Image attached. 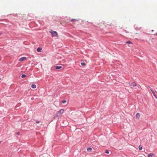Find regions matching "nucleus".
<instances>
[{"label": "nucleus", "mask_w": 157, "mask_h": 157, "mask_svg": "<svg viewBox=\"0 0 157 157\" xmlns=\"http://www.w3.org/2000/svg\"><path fill=\"white\" fill-rule=\"evenodd\" d=\"M36 123H39V121H36Z\"/></svg>", "instance_id": "6ab92c4d"}, {"label": "nucleus", "mask_w": 157, "mask_h": 157, "mask_svg": "<svg viewBox=\"0 0 157 157\" xmlns=\"http://www.w3.org/2000/svg\"><path fill=\"white\" fill-rule=\"evenodd\" d=\"M31 87L33 89H35L36 88V86L35 85L33 84L31 86Z\"/></svg>", "instance_id": "9b49d317"}, {"label": "nucleus", "mask_w": 157, "mask_h": 157, "mask_svg": "<svg viewBox=\"0 0 157 157\" xmlns=\"http://www.w3.org/2000/svg\"><path fill=\"white\" fill-rule=\"evenodd\" d=\"M92 148H90V147H89V148H88L87 149V151H88L90 152H92Z\"/></svg>", "instance_id": "1a4fd4ad"}, {"label": "nucleus", "mask_w": 157, "mask_h": 157, "mask_svg": "<svg viewBox=\"0 0 157 157\" xmlns=\"http://www.w3.org/2000/svg\"><path fill=\"white\" fill-rule=\"evenodd\" d=\"M41 50H42V48H38L37 49V51L38 52H40L41 51Z\"/></svg>", "instance_id": "9d476101"}, {"label": "nucleus", "mask_w": 157, "mask_h": 157, "mask_svg": "<svg viewBox=\"0 0 157 157\" xmlns=\"http://www.w3.org/2000/svg\"><path fill=\"white\" fill-rule=\"evenodd\" d=\"M151 90L152 92V94L157 99V96L155 94V93L152 90V89H151Z\"/></svg>", "instance_id": "423d86ee"}, {"label": "nucleus", "mask_w": 157, "mask_h": 157, "mask_svg": "<svg viewBox=\"0 0 157 157\" xmlns=\"http://www.w3.org/2000/svg\"><path fill=\"white\" fill-rule=\"evenodd\" d=\"M71 21L72 22L73 21H77V20L75 19H72L71 20Z\"/></svg>", "instance_id": "ddd939ff"}, {"label": "nucleus", "mask_w": 157, "mask_h": 157, "mask_svg": "<svg viewBox=\"0 0 157 157\" xmlns=\"http://www.w3.org/2000/svg\"><path fill=\"white\" fill-rule=\"evenodd\" d=\"M27 59V58L25 57H23L19 58L18 59L19 61H23L26 60Z\"/></svg>", "instance_id": "7ed1b4c3"}, {"label": "nucleus", "mask_w": 157, "mask_h": 157, "mask_svg": "<svg viewBox=\"0 0 157 157\" xmlns=\"http://www.w3.org/2000/svg\"><path fill=\"white\" fill-rule=\"evenodd\" d=\"M65 112V110L63 109H61L58 111L55 115L54 117V118L56 119V117H61L62 114H63Z\"/></svg>", "instance_id": "f257e3e1"}, {"label": "nucleus", "mask_w": 157, "mask_h": 157, "mask_svg": "<svg viewBox=\"0 0 157 157\" xmlns=\"http://www.w3.org/2000/svg\"><path fill=\"white\" fill-rule=\"evenodd\" d=\"M67 102V101L66 100H63L62 101V102L63 103V104H64V103H65L66 102Z\"/></svg>", "instance_id": "2eb2a0df"}, {"label": "nucleus", "mask_w": 157, "mask_h": 157, "mask_svg": "<svg viewBox=\"0 0 157 157\" xmlns=\"http://www.w3.org/2000/svg\"><path fill=\"white\" fill-rule=\"evenodd\" d=\"M50 33L52 34V36H57V33L56 31L51 30L50 31Z\"/></svg>", "instance_id": "f03ea898"}, {"label": "nucleus", "mask_w": 157, "mask_h": 157, "mask_svg": "<svg viewBox=\"0 0 157 157\" xmlns=\"http://www.w3.org/2000/svg\"><path fill=\"white\" fill-rule=\"evenodd\" d=\"M139 148L140 150H141L142 149V147L141 146H139Z\"/></svg>", "instance_id": "dca6fc26"}, {"label": "nucleus", "mask_w": 157, "mask_h": 157, "mask_svg": "<svg viewBox=\"0 0 157 157\" xmlns=\"http://www.w3.org/2000/svg\"><path fill=\"white\" fill-rule=\"evenodd\" d=\"M17 134H19V132H18V133H17Z\"/></svg>", "instance_id": "aec40b11"}, {"label": "nucleus", "mask_w": 157, "mask_h": 157, "mask_svg": "<svg viewBox=\"0 0 157 157\" xmlns=\"http://www.w3.org/2000/svg\"><path fill=\"white\" fill-rule=\"evenodd\" d=\"M148 88H150V87L149 86H148Z\"/></svg>", "instance_id": "412c9836"}, {"label": "nucleus", "mask_w": 157, "mask_h": 157, "mask_svg": "<svg viewBox=\"0 0 157 157\" xmlns=\"http://www.w3.org/2000/svg\"><path fill=\"white\" fill-rule=\"evenodd\" d=\"M105 153H107V154H109V151L108 150H106L105 151Z\"/></svg>", "instance_id": "a211bd4d"}, {"label": "nucleus", "mask_w": 157, "mask_h": 157, "mask_svg": "<svg viewBox=\"0 0 157 157\" xmlns=\"http://www.w3.org/2000/svg\"><path fill=\"white\" fill-rule=\"evenodd\" d=\"M148 157H155V155L153 153H150L148 154Z\"/></svg>", "instance_id": "39448f33"}, {"label": "nucleus", "mask_w": 157, "mask_h": 157, "mask_svg": "<svg viewBox=\"0 0 157 157\" xmlns=\"http://www.w3.org/2000/svg\"><path fill=\"white\" fill-rule=\"evenodd\" d=\"M126 43H127V44H132V43L130 41H129V40L127 41L126 42Z\"/></svg>", "instance_id": "f8f14e48"}, {"label": "nucleus", "mask_w": 157, "mask_h": 157, "mask_svg": "<svg viewBox=\"0 0 157 157\" xmlns=\"http://www.w3.org/2000/svg\"><path fill=\"white\" fill-rule=\"evenodd\" d=\"M81 64L83 66H84L85 65V64L84 63H81Z\"/></svg>", "instance_id": "f3484780"}, {"label": "nucleus", "mask_w": 157, "mask_h": 157, "mask_svg": "<svg viewBox=\"0 0 157 157\" xmlns=\"http://www.w3.org/2000/svg\"><path fill=\"white\" fill-rule=\"evenodd\" d=\"M26 76L25 75L23 74L22 75L21 77L22 78H24Z\"/></svg>", "instance_id": "4468645a"}, {"label": "nucleus", "mask_w": 157, "mask_h": 157, "mask_svg": "<svg viewBox=\"0 0 157 157\" xmlns=\"http://www.w3.org/2000/svg\"><path fill=\"white\" fill-rule=\"evenodd\" d=\"M140 117V114L139 113H137L136 114V118L138 119Z\"/></svg>", "instance_id": "0eeeda50"}, {"label": "nucleus", "mask_w": 157, "mask_h": 157, "mask_svg": "<svg viewBox=\"0 0 157 157\" xmlns=\"http://www.w3.org/2000/svg\"><path fill=\"white\" fill-rule=\"evenodd\" d=\"M55 68L56 69H59L62 68V67L61 66H55Z\"/></svg>", "instance_id": "6e6552de"}, {"label": "nucleus", "mask_w": 157, "mask_h": 157, "mask_svg": "<svg viewBox=\"0 0 157 157\" xmlns=\"http://www.w3.org/2000/svg\"><path fill=\"white\" fill-rule=\"evenodd\" d=\"M130 86H136V84L134 82H130L129 83Z\"/></svg>", "instance_id": "20e7f679"}]
</instances>
